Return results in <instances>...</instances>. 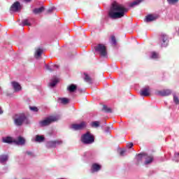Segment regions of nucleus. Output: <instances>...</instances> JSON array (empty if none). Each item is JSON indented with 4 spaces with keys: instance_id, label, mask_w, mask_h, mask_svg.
Here are the masks:
<instances>
[{
    "instance_id": "obj_46",
    "label": "nucleus",
    "mask_w": 179,
    "mask_h": 179,
    "mask_svg": "<svg viewBox=\"0 0 179 179\" xmlns=\"http://www.w3.org/2000/svg\"><path fill=\"white\" fill-rule=\"evenodd\" d=\"M0 90H1V87H0Z\"/></svg>"
},
{
    "instance_id": "obj_6",
    "label": "nucleus",
    "mask_w": 179,
    "mask_h": 179,
    "mask_svg": "<svg viewBox=\"0 0 179 179\" xmlns=\"http://www.w3.org/2000/svg\"><path fill=\"white\" fill-rule=\"evenodd\" d=\"M59 145H62V141L61 140L50 141H48L45 144L46 148H48V149L57 148V146H59Z\"/></svg>"
},
{
    "instance_id": "obj_22",
    "label": "nucleus",
    "mask_w": 179,
    "mask_h": 179,
    "mask_svg": "<svg viewBox=\"0 0 179 179\" xmlns=\"http://www.w3.org/2000/svg\"><path fill=\"white\" fill-rule=\"evenodd\" d=\"M45 8H44L43 6L41 7V8H35L33 10V13L35 14V15H38V13H41L43 12H44V10Z\"/></svg>"
},
{
    "instance_id": "obj_8",
    "label": "nucleus",
    "mask_w": 179,
    "mask_h": 179,
    "mask_svg": "<svg viewBox=\"0 0 179 179\" xmlns=\"http://www.w3.org/2000/svg\"><path fill=\"white\" fill-rule=\"evenodd\" d=\"M162 47H167L169 45V36L165 34H162L160 37Z\"/></svg>"
},
{
    "instance_id": "obj_33",
    "label": "nucleus",
    "mask_w": 179,
    "mask_h": 179,
    "mask_svg": "<svg viewBox=\"0 0 179 179\" xmlns=\"http://www.w3.org/2000/svg\"><path fill=\"white\" fill-rule=\"evenodd\" d=\"M167 2L169 5H174V3L178 2V0H167Z\"/></svg>"
},
{
    "instance_id": "obj_35",
    "label": "nucleus",
    "mask_w": 179,
    "mask_h": 179,
    "mask_svg": "<svg viewBox=\"0 0 179 179\" xmlns=\"http://www.w3.org/2000/svg\"><path fill=\"white\" fill-rule=\"evenodd\" d=\"M29 108L31 111H34L35 113H37V111H38V108L36 106H30Z\"/></svg>"
},
{
    "instance_id": "obj_4",
    "label": "nucleus",
    "mask_w": 179,
    "mask_h": 179,
    "mask_svg": "<svg viewBox=\"0 0 179 179\" xmlns=\"http://www.w3.org/2000/svg\"><path fill=\"white\" fill-rule=\"evenodd\" d=\"M55 121H58V117L50 116L43 120L40 121L39 125H40V127H47V126L50 125V124H51L52 122H55Z\"/></svg>"
},
{
    "instance_id": "obj_29",
    "label": "nucleus",
    "mask_w": 179,
    "mask_h": 179,
    "mask_svg": "<svg viewBox=\"0 0 179 179\" xmlns=\"http://www.w3.org/2000/svg\"><path fill=\"white\" fill-rule=\"evenodd\" d=\"M22 26H31V23L29 21V20L25 19L22 21Z\"/></svg>"
},
{
    "instance_id": "obj_30",
    "label": "nucleus",
    "mask_w": 179,
    "mask_h": 179,
    "mask_svg": "<svg viewBox=\"0 0 179 179\" xmlns=\"http://www.w3.org/2000/svg\"><path fill=\"white\" fill-rule=\"evenodd\" d=\"M110 42H111V44H113V45H117V40L115 39V36H110Z\"/></svg>"
},
{
    "instance_id": "obj_11",
    "label": "nucleus",
    "mask_w": 179,
    "mask_h": 179,
    "mask_svg": "<svg viewBox=\"0 0 179 179\" xmlns=\"http://www.w3.org/2000/svg\"><path fill=\"white\" fill-rule=\"evenodd\" d=\"M155 94L157 96H170V94H171V90H163L156 91Z\"/></svg>"
},
{
    "instance_id": "obj_27",
    "label": "nucleus",
    "mask_w": 179,
    "mask_h": 179,
    "mask_svg": "<svg viewBox=\"0 0 179 179\" xmlns=\"http://www.w3.org/2000/svg\"><path fill=\"white\" fill-rule=\"evenodd\" d=\"M84 80L85 82H87V83H92V78H90V76H89V75H87V73H84Z\"/></svg>"
},
{
    "instance_id": "obj_7",
    "label": "nucleus",
    "mask_w": 179,
    "mask_h": 179,
    "mask_svg": "<svg viewBox=\"0 0 179 179\" xmlns=\"http://www.w3.org/2000/svg\"><path fill=\"white\" fill-rule=\"evenodd\" d=\"M86 127V122H82L80 124H73L71 125L70 128L74 131H80L85 129Z\"/></svg>"
},
{
    "instance_id": "obj_43",
    "label": "nucleus",
    "mask_w": 179,
    "mask_h": 179,
    "mask_svg": "<svg viewBox=\"0 0 179 179\" xmlns=\"http://www.w3.org/2000/svg\"><path fill=\"white\" fill-rule=\"evenodd\" d=\"M24 1H26V2H30V1L31 0H24Z\"/></svg>"
},
{
    "instance_id": "obj_17",
    "label": "nucleus",
    "mask_w": 179,
    "mask_h": 179,
    "mask_svg": "<svg viewBox=\"0 0 179 179\" xmlns=\"http://www.w3.org/2000/svg\"><path fill=\"white\" fill-rule=\"evenodd\" d=\"M9 160V156L8 155H0V163L1 164H6V162Z\"/></svg>"
},
{
    "instance_id": "obj_20",
    "label": "nucleus",
    "mask_w": 179,
    "mask_h": 179,
    "mask_svg": "<svg viewBox=\"0 0 179 179\" xmlns=\"http://www.w3.org/2000/svg\"><path fill=\"white\" fill-rule=\"evenodd\" d=\"M45 67L48 71H50V72H52V71H56V69H58L59 68L58 65L49 66L48 64H45Z\"/></svg>"
},
{
    "instance_id": "obj_16",
    "label": "nucleus",
    "mask_w": 179,
    "mask_h": 179,
    "mask_svg": "<svg viewBox=\"0 0 179 179\" xmlns=\"http://www.w3.org/2000/svg\"><path fill=\"white\" fill-rule=\"evenodd\" d=\"M145 153L138 154L135 159L136 164H139V163H142V160L143 159H145Z\"/></svg>"
},
{
    "instance_id": "obj_45",
    "label": "nucleus",
    "mask_w": 179,
    "mask_h": 179,
    "mask_svg": "<svg viewBox=\"0 0 179 179\" xmlns=\"http://www.w3.org/2000/svg\"><path fill=\"white\" fill-rule=\"evenodd\" d=\"M178 36H179V28H178Z\"/></svg>"
},
{
    "instance_id": "obj_14",
    "label": "nucleus",
    "mask_w": 179,
    "mask_h": 179,
    "mask_svg": "<svg viewBox=\"0 0 179 179\" xmlns=\"http://www.w3.org/2000/svg\"><path fill=\"white\" fill-rule=\"evenodd\" d=\"M11 84L15 92H20V90H22V87L20 86V84L18 83L17 82L13 81Z\"/></svg>"
},
{
    "instance_id": "obj_38",
    "label": "nucleus",
    "mask_w": 179,
    "mask_h": 179,
    "mask_svg": "<svg viewBox=\"0 0 179 179\" xmlns=\"http://www.w3.org/2000/svg\"><path fill=\"white\" fill-rule=\"evenodd\" d=\"M26 153L29 156H34V155L31 151H27Z\"/></svg>"
},
{
    "instance_id": "obj_34",
    "label": "nucleus",
    "mask_w": 179,
    "mask_h": 179,
    "mask_svg": "<svg viewBox=\"0 0 179 179\" xmlns=\"http://www.w3.org/2000/svg\"><path fill=\"white\" fill-rule=\"evenodd\" d=\"M173 101L175 103L179 104L178 97L177 96H176V94H173Z\"/></svg>"
},
{
    "instance_id": "obj_31",
    "label": "nucleus",
    "mask_w": 179,
    "mask_h": 179,
    "mask_svg": "<svg viewBox=\"0 0 179 179\" xmlns=\"http://www.w3.org/2000/svg\"><path fill=\"white\" fill-rule=\"evenodd\" d=\"M151 58L152 59H156L159 58V54H157L156 52H152L151 53Z\"/></svg>"
},
{
    "instance_id": "obj_23",
    "label": "nucleus",
    "mask_w": 179,
    "mask_h": 179,
    "mask_svg": "<svg viewBox=\"0 0 179 179\" xmlns=\"http://www.w3.org/2000/svg\"><path fill=\"white\" fill-rule=\"evenodd\" d=\"M45 138L43 136L36 135L35 138V142H38L39 143H41V142H44Z\"/></svg>"
},
{
    "instance_id": "obj_44",
    "label": "nucleus",
    "mask_w": 179,
    "mask_h": 179,
    "mask_svg": "<svg viewBox=\"0 0 179 179\" xmlns=\"http://www.w3.org/2000/svg\"><path fill=\"white\" fill-rule=\"evenodd\" d=\"M174 160H175V162H178V159H175Z\"/></svg>"
},
{
    "instance_id": "obj_15",
    "label": "nucleus",
    "mask_w": 179,
    "mask_h": 179,
    "mask_svg": "<svg viewBox=\"0 0 179 179\" xmlns=\"http://www.w3.org/2000/svg\"><path fill=\"white\" fill-rule=\"evenodd\" d=\"M2 142L3 143H15V140L10 136L2 137Z\"/></svg>"
},
{
    "instance_id": "obj_10",
    "label": "nucleus",
    "mask_w": 179,
    "mask_h": 179,
    "mask_svg": "<svg viewBox=\"0 0 179 179\" xmlns=\"http://www.w3.org/2000/svg\"><path fill=\"white\" fill-rule=\"evenodd\" d=\"M10 10L13 12H20L22 10V5H20V2L15 1L10 7Z\"/></svg>"
},
{
    "instance_id": "obj_9",
    "label": "nucleus",
    "mask_w": 179,
    "mask_h": 179,
    "mask_svg": "<svg viewBox=\"0 0 179 179\" xmlns=\"http://www.w3.org/2000/svg\"><path fill=\"white\" fill-rule=\"evenodd\" d=\"M140 94L144 97L150 96V87H149V85H146L145 87H143L141 90Z\"/></svg>"
},
{
    "instance_id": "obj_13",
    "label": "nucleus",
    "mask_w": 179,
    "mask_h": 179,
    "mask_svg": "<svg viewBox=\"0 0 179 179\" xmlns=\"http://www.w3.org/2000/svg\"><path fill=\"white\" fill-rule=\"evenodd\" d=\"M101 170V165L98 164H93L91 168V173H96Z\"/></svg>"
},
{
    "instance_id": "obj_1",
    "label": "nucleus",
    "mask_w": 179,
    "mask_h": 179,
    "mask_svg": "<svg viewBox=\"0 0 179 179\" xmlns=\"http://www.w3.org/2000/svg\"><path fill=\"white\" fill-rule=\"evenodd\" d=\"M127 12H128V8H125L124 5L117 3V1H114L110 6L108 16L110 19L113 20L121 19V17L125 16Z\"/></svg>"
},
{
    "instance_id": "obj_39",
    "label": "nucleus",
    "mask_w": 179,
    "mask_h": 179,
    "mask_svg": "<svg viewBox=\"0 0 179 179\" xmlns=\"http://www.w3.org/2000/svg\"><path fill=\"white\" fill-rule=\"evenodd\" d=\"M53 10H54V8H49L48 10V13H52Z\"/></svg>"
},
{
    "instance_id": "obj_28",
    "label": "nucleus",
    "mask_w": 179,
    "mask_h": 179,
    "mask_svg": "<svg viewBox=\"0 0 179 179\" xmlns=\"http://www.w3.org/2000/svg\"><path fill=\"white\" fill-rule=\"evenodd\" d=\"M91 127L92 128H99L100 127V122L99 121H94L91 123Z\"/></svg>"
},
{
    "instance_id": "obj_32",
    "label": "nucleus",
    "mask_w": 179,
    "mask_h": 179,
    "mask_svg": "<svg viewBox=\"0 0 179 179\" xmlns=\"http://www.w3.org/2000/svg\"><path fill=\"white\" fill-rule=\"evenodd\" d=\"M103 111H106V113H111V108H108L107 106L104 105L103 107Z\"/></svg>"
},
{
    "instance_id": "obj_42",
    "label": "nucleus",
    "mask_w": 179,
    "mask_h": 179,
    "mask_svg": "<svg viewBox=\"0 0 179 179\" xmlns=\"http://www.w3.org/2000/svg\"><path fill=\"white\" fill-rule=\"evenodd\" d=\"M109 131H110V129H109V128H107V129H106V132H109Z\"/></svg>"
},
{
    "instance_id": "obj_25",
    "label": "nucleus",
    "mask_w": 179,
    "mask_h": 179,
    "mask_svg": "<svg viewBox=\"0 0 179 179\" xmlns=\"http://www.w3.org/2000/svg\"><path fill=\"white\" fill-rule=\"evenodd\" d=\"M58 82L59 80L57 78L52 79L51 82L50 83V87H54L57 85V83H58Z\"/></svg>"
},
{
    "instance_id": "obj_21",
    "label": "nucleus",
    "mask_w": 179,
    "mask_h": 179,
    "mask_svg": "<svg viewBox=\"0 0 179 179\" xmlns=\"http://www.w3.org/2000/svg\"><path fill=\"white\" fill-rule=\"evenodd\" d=\"M77 90L78 87L75 84H71L67 87V90L70 92V93H73Z\"/></svg>"
},
{
    "instance_id": "obj_40",
    "label": "nucleus",
    "mask_w": 179,
    "mask_h": 179,
    "mask_svg": "<svg viewBox=\"0 0 179 179\" xmlns=\"http://www.w3.org/2000/svg\"><path fill=\"white\" fill-rule=\"evenodd\" d=\"M178 156H179V153L176 152L175 153V159H177V157H178Z\"/></svg>"
},
{
    "instance_id": "obj_26",
    "label": "nucleus",
    "mask_w": 179,
    "mask_h": 179,
    "mask_svg": "<svg viewBox=\"0 0 179 179\" xmlns=\"http://www.w3.org/2000/svg\"><path fill=\"white\" fill-rule=\"evenodd\" d=\"M58 101L62 103V104H68V103H69V99L66 98H59Z\"/></svg>"
},
{
    "instance_id": "obj_3",
    "label": "nucleus",
    "mask_w": 179,
    "mask_h": 179,
    "mask_svg": "<svg viewBox=\"0 0 179 179\" xmlns=\"http://www.w3.org/2000/svg\"><path fill=\"white\" fill-rule=\"evenodd\" d=\"M81 141L85 145H91L94 142V136L90 132H87L81 136Z\"/></svg>"
},
{
    "instance_id": "obj_41",
    "label": "nucleus",
    "mask_w": 179,
    "mask_h": 179,
    "mask_svg": "<svg viewBox=\"0 0 179 179\" xmlns=\"http://www.w3.org/2000/svg\"><path fill=\"white\" fill-rule=\"evenodd\" d=\"M3 114V110H2V108L0 107V115Z\"/></svg>"
},
{
    "instance_id": "obj_12",
    "label": "nucleus",
    "mask_w": 179,
    "mask_h": 179,
    "mask_svg": "<svg viewBox=\"0 0 179 179\" xmlns=\"http://www.w3.org/2000/svg\"><path fill=\"white\" fill-rule=\"evenodd\" d=\"M144 159L145 160L144 162V164L145 166H148V164H152V162L154 160V158L152 155H147L146 154H145V156H144Z\"/></svg>"
},
{
    "instance_id": "obj_2",
    "label": "nucleus",
    "mask_w": 179,
    "mask_h": 179,
    "mask_svg": "<svg viewBox=\"0 0 179 179\" xmlns=\"http://www.w3.org/2000/svg\"><path fill=\"white\" fill-rule=\"evenodd\" d=\"M14 122L17 127H21L23 124H29V119L23 113L15 115L13 117Z\"/></svg>"
},
{
    "instance_id": "obj_37",
    "label": "nucleus",
    "mask_w": 179,
    "mask_h": 179,
    "mask_svg": "<svg viewBox=\"0 0 179 179\" xmlns=\"http://www.w3.org/2000/svg\"><path fill=\"white\" fill-rule=\"evenodd\" d=\"M132 146H134V143H130L127 144V147L129 149H131V148H132Z\"/></svg>"
},
{
    "instance_id": "obj_19",
    "label": "nucleus",
    "mask_w": 179,
    "mask_h": 179,
    "mask_svg": "<svg viewBox=\"0 0 179 179\" xmlns=\"http://www.w3.org/2000/svg\"><path fill=\"white\" fill-rule=\"evenodd\" d=\"M157 19V15H148L146 16L145 18V22H153Z\"/></svg>"
},
{
    "instance_id": "obj_36",
    "label": "nucleus",
    "mask_w": 179,
    "mask_h": 179,
    "mask_svg": "<svg viewBox=\"0 0 179 179\" xmlns=\"http://www.w3.org/2000/svg\"><path fill=\"white\" fill-rule=\"evenodd\" d=\"M126 152H127L126 150H122L120 152V156H125Z\"/></svg>"
},
{
    "instance_id": "obj_5",
    "label": "nucleus",
    "mask_w": 179,
    "mask_h": 179,
    "mask_svg": "<svg viewBox=\"0 0 179 179\" xmlns=\"http://www.w3.org/2000/svg\"><path fill=\"white\" fill-rule=\"evenodd\" d=\"M94 50L101 57H107V48L103 44H98L94 47Z\"/></svg>"
},
{
    "instance_id": "obj_18",
    "label": "nucleus",
    "mask_w": 179,
    "mask_h": 179,
    "mask_svg": "<svg viewBox=\"0 0 179 179\" xmlns=\"http://www.w3.org/2000/svg\"><path fill=\"white\" fill-rule=\"evenodd\" d=\"M26 140L23 138L22 136H19L17 140H14V143L15 145H24Z\"/></svg>"
},
{
    "instance_id": "obj_24",
    "label": "nucleus",
    "mask_w": 179,
    "mask_h": 179,
    "mask_svg": "<svg viewBox=\"0 0 179 179\" xmlns=\"http://www.w3.org/2000/svg\"><path fill=\"white\" fill-rule=\"evenodd\" d=\"M41 54H43V49L38 48L35 52V57L40 58L41 57Z\"/></svg>"
}]
</instances>
